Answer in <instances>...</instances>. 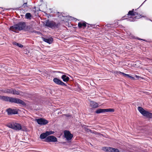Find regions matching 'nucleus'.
Listing matches in <instances>:
<instances>
[{"label":"nucleus","instance_id":"nucleus-1","mask_svg":"<svg viewBox=\"0 0 152 152\" xmlns=\"http://www.w3.org/2000/svg\"><path fill=\"white\" fill-rule=\"evenodd\" d=\"M26 26V23L20 22L11 26L10 28V30L12 31L16 32V31H21L25 30Z\"/></svg>","mask_w":152,"mask_h":152},{"label":"nucleus","instance_id":"nucleus-2","mask_svg":"<svg viewBox=\"0 0 152 152\" xmlns=\"http://www.w3.org/2000/svg\"><path fill=\"white\" fill-rule=\"evenodd\" d=\"M59 24L56 23L53 21H50L49 20H47L45 22V26L51 28L53 29L58 28Z\"/></svg>","mask_w":152,"mask_h":152},{"label":"nucleus","instance_id":"nucleus-3","mask_svg":"<svg viewBox=\"0 0 152 152\" xmlns=\"http://www.w3.org/2000/svg\"><path fill=\"white\" fill-rule=\"evenodd\" d=\"M7 126L8 127L16 131H19L20 130L23 131L21 125L17 123H12L8 124Z\"/></svg>","mask_w":152,"mask_h":152},{"label":"nucleus","instance_id":"nucleus-4","mask_svg":"<svg viewBox=\"0 0 152 152\" xmlns=\"http://www.w3.org/2000/svg\"><path fill=\"white\" fill-rule=\"evenodd\" d=\"M10 102L16 104H19L23 105H26L25 103L22 100L18 98L11 97Z\"/></svg>","mask_w":152,"mask_h":152},{"label":"nucleus","instance_id":"nucleus-5","mask_svg":"<svg viewBox=\"0 0 152 152\" xmlns=\"http://www.w3.org/2000/svg\"><path fill=\"white\" fill-rule=\"evenodd\" d=\"M134 9H133L132 10L129 11L128 12V14L124 16L122 18V20H124V19H126L127 21H133L132 19H130L129 18H126L128 17V16L129 15H131V16H135L136 15H137V12H134Z\"/></svg>","mask_w":152,"mask_h":152},{"label":"nucleus","instance_id":"nucleus-6","mask_svg":"<svg viewBox=\"0 0 152 152\" xmlns=\"http://www.w3.org/2000/svg\"><path fill=\"white\" fill-rule=\"evenodd\" d=\"M44 141L46 142H56L57 141V139L53 136H49L45 138Z\"/></svg>","mask_w":152,"mask_h":152},{"label":"nucleus","instance_id":"nucleus-7","mask_svg":"<svg viewBox=\"0 0 152 152\" xmlns=\"http://www.w3.org/2000/svg\"><path fill=\"white\" fill-rule=\"evenodd\" d=\"M102 149L107 152H119L118 149L110 147H104Z\"/></svg>","mask_w":152,"mask_h":152},{"label":"nucleus","instance_id":"nucleus-8","mask_svg":"<svg viewBox=\"0 0 152 152\" xmlns=\"http://www.w3.org/2000/svg\"><path fill=\"white\" fill-rule=\"evenodd\" d=\"M36 121L39 124L41 125H46L48 122V121L47 120L42 118L36 119Z\"/></svg>","mask_w":152,"mask_h":152},{"label":"nucleus","instance_id":"nucleus-9","mask_svg":"<svg viewBox=\"0 0 152 152\" xmlns=\"http://www.w3.org/2000/svg\"><path fill=\"white\" fill-rule=\"evenodd\" d=\"M64 133L65 137L68 140H71L73 137V135L71 134L70 132L68 131H65L64 132Z\"/></svg>","mask_w":152,"mask_h":152},{"label":"nucleus","instance_id":"nucleus-10","mask_svg":"<svg viewBox=\"0 0 152 152\" xmlns=\"http://www.w3.org/2000/svg\"><path fill=\"white\" fill-rule=\"evenodd\" d=\"M53 81L57 85H60L62 86H67V85L66 83H64L61 80L57 78H54L53 80Z\"/></svg>","mask_w":152,"mask_h":152},{"label":"nucleus","instance_id":"nucleus-11","mask_svg":"<svg viewBox=\"0 0 152 152\" xmlns=\"http://www.w3.org/2000/svg\"><path fill=\"white\" fill-rule=\"evenodd\" d=\"M8 115H11L12 114H17L18 113L17 110L16 109H12L11 108H9L7 110Z\"/></svg>","mask_w":152,"mask_h":152},{"label":"nucleus","instance_id":"nucleus-12","mask_svg":"<svg viewBox=\"0 0 152 152\" xmlns=\"http://www.w3.org/2000/svg\"><path fill=\"white\" fill-rule=\"evenodd\" d=\"M137 108L138 110L140 113L143 116H145L148 112L145 110L143 108L140 107H138Z\"/></svg>","mask_w":152,"mask_h":152},{"label":"nucleus","instance_id":"nucleus-13","mask_svg":"<svg viewBox=\"0 0 152 152\" xmlns=\"http://www.w3.org/2000/svg\"><path fill=\"white\" fill-rule=\"evenodd\" d=\"M137 108L138 110L140 113L143 116H145L148 112L145 110L143 108L140 107H138Z\"/></svg>","mask_w":152,"mask_h":152},{"label":"nucleus","instance_id":"nucleus-14","mask_svg":"<svg viewBox=\"0 0 152 152\" xmlns=\"http://www.w3.org/2000/svg\"><path fill=\"white\" fill-rule=\"evenodd\" d=\"M114 73L115 75L116 76V75H118V76L121 75V76H130L129 75L125 74V73H124L123 72H121L120 71H116L114 72Z\"/></svg>","mask_w":152,"mask_h":152},{"label":"nucleus","instance_id":"nucleus-15","mask_svg":"<svg viewBox=\"0 0 152 152\" xmlns=\"http://www.w3.org/2000/svg\"><path fill=\"white\" fill-rule=\"evenodd\" d=\"M42 38L44 41L49 44H51L53 41V39L52 37L47 38L42 37Z\"/></svg>","mask_w":152,"mask_h":152},{"label":"nucleus","instance_id":"nucleus-16","mask_svg":"<svg viewBox=\"0 0 152 152\" xmlns=\"http://www.w3.org/2000/svg\"><path fill=\"white\" fill-rule=\"evenodd\" d=\"M53 73V75H55L56 76L58 75H60L61 76H66L65 75H64V73L63 72H60L59 71H53L52 72Z\"/></svg>","mask_w":152,"mask_h":152},{"label":"nucleus","instance_id":"nucleus-17","mask_svg":"<svg viewBox=\"0 0 152 152\" xmlns=\"http://www.w3.org/2000/svg\"><path fill=\"white\" fill-rule=\"evenodd\" d=\"M11 97L7 96H0V99L3 101L10 102V98Z\"/></svg>","mask_w":152,"mask_h":152},{"label":"nucleus","instance_id":"nucleus-18","mask_svg":"<svg viewBox=\"0 0 152 152\" xmlns=\"http://www.w3.org/2000/svg\"><path fill=\"white\" fill-rule=\"evenodd\" d=\"M90 104L91 107L93 108H96L98 106V104L97 103L93 101H90Z\"/></svg>","mask_w":152,"mask_h":152},{"label":"nucleus","instance_id":"nucleus-19","mask_svg":"<svg viewBox=\"0 0 152 152\" xmlns=\"http://www.w3.org/2000/svg\"><path fill=\"white\" fill-rule=\"evenodd\" d=\"M12 88H10L9 89H6L4 90H3L2 91L4 93H6L8 94H12Z\"/></svg>","mask_w":152,"mask_h":152},{"label":"nucleus","instance_id":"nucleus-20","mask_svg":"<svg viewBox=\"0 0 152 152\" xmlns=\"http://www.w3.org/2000/svg\"><path fill=\"white\" fill-rule=\"evenodd\" d=\"M87 23L85 22H79L78 23V26L79 28H81L82 26L86 27Z\"/></svg>","mask_w":152,"mask_h":152},{"label":"nucleus","instance_id":"nucleus-21","mask_svg":"<svg viewBox=\"0 0 152 152\" xmlns=\"http://www.w3.org/2000/svg\"><path fill=\"white\" fill-rule=\"evenodd\" d=\"M48 135L46 132L41 134L40 136V138L41 139H45L46 138Z\"/></svg>","mask_w":152,"mask_h":152},{"label":"nucleus","instance_id":"nucleus-22","mask_svg":"<svg viewBox=\"0 0 152 152\" xmlns=\"http://www.w3.org/2000/svg\"><path fill=\"white\" fill-rule=\"evenodd\" d=\"M131 80H140L143 79V78L140 77H128Z\"/></svg>","mask_w":152,"mask_h":152},{"label":"nucleus","instance_id":"nucleus-23","mask_svg":"<svg viewBox=\"0 0 152 152\" xmlns=\"http://www.w3.org/2000/svg\"><path fill=\"white\" fill-rule=\"evenodd\" d=\"M12 94L14 95H19L20 92L19 91L16 90L15 89L12 88Z\"/></svg>","mask_w":152,"mask_h":152},{"label":"nucleus","instance_id":"nucleus-24","mask_svg":"<svg viewBox=\"0 0 152 152\" xmlns=\"http://www.w3.org/2000/svg\"><path fill=\"white\" fill-rule=\"evenodd\" d=\"M104 112H105L104 109H99L96 111V113L97 114Z\"/></svg>","mask_w":152,"mask_h":152},{"label":"nucleus","instance_id":"nucleus-25","mask_svg":"<svg viewBox=\"0 0 152 152\" xmlns=\"http://www.w3.org/2000/svg\"><path fill=\"white\" fill-rule=\"evenodd\" d=\"M61 78L63 81L65 82H67L69 79V77H61Z\"/></svg>","mask_w":152,"mask_h":152},{"label":"nucleus","instance_id":"nucleus-26","mask_svg":"<svg viewBox=\"0 0 152 152\" xmlns=\"http://www.w3.org/2000/svg\"><path fill=\"white\" fill-rule=\"evenodd\" d=\"M31 16V15L30 13H27L26 14L25 18L26 19H30Z\"/></svg>","mask_w":152,"mask_h":152},{"label":"nucleus","instance_id":"nucleus-27","mask_svg":"<svg viewBox=\"0 0 152 152\" xmlns=\"http://www.w3.org/2000/svg\"><path fill=\"white\" fill-rule=\"evenodd\" d=\"M13 45L18 46L20 48H22L23 47V45L18 43L16 42H14L13 43Z\"/></svg>","mask_w":152,"mask_h":152},{"label":"nucleus","instance_id":"nucleus-28","mask_svg":"<svg viewBox=\"0 0 152 152\" xmlns=\"http://www.w3.org/2000/svg\"><path fill=\"white\" fill-rule=\"evenodd\" d=\"M145 117L147 118H152V113L148 112Z\"/></svg>","mask_w":152,"mask_h":152},{"label":"nucleus","instance_id":"nucleus-29","mask_svg":"<svg viewBox=\"0 0 152 152\" xmlns=\"http://www.w3.org/2000/svg\"><path fill=\"white\" fill-rule=\"evenodd\" d=\"M105 112H113L114 111V110L113 109H104Z\"/></svg>","mask_w":152,"mask_h":152},{"label":"nucleus","instance_id":"nucleus-30","mask_svg":"<svg viewBox=\"0 0 152 152\" xmlns=\"http://www.w3.org/2000/svg\"><path fill=\"white\" fill-rule=\"evenodd\" d=\"M137 15H135V17L136 18H139L142 17H144V16H142V15H141L139 14L137 12Z\"/></svg>","mask_w":152,"mask_h":152},{"label":"nucleus","instance_id":"nucleus-31","mask_svg":"<svg viewBox=\"0 0 152 152\" xmlns=\"http://www.w3.org/2000/svg\"><path fill=\"white\" fill-rule=\"evenodd\" d=\"M46 133H47L48 136L50 135L51 134H52L54 133V132L53 131H47L46 132Z\"/></svg>","mask_w":152,"mask_h":152},{"label":"nucleus","instance_id":"nucleus-32","mask_svg":"<svg viewBox=\"0 0 152 152\" xmlns=\"http://www.w3.org/2000/svg\"><path fill=\"white\" fill-rule=\"evenodd\" d=\"M31 27L30 26H26L25 28V30L26 31H28L30 30Z\"/></svg>","mask_w":152,"mask_h":152},{"label":"nucleus","instance_id":"nucleus-33","mask_svg":"<svg viewBox=\"0 0 152 152\" xmlns=\"http://www.w3.org/2000/svg\"><path fill=\"white\" fill-rule=\"evenodd\" d=\"M132 38H134V39H137L138 40H143L144 41H146V40L145 39H140L137 37L136 38H135V37L134 36H133L132 37Z\"/></svg>","mask_w":152,"mask_h":152},{"label":"nucleus","instance_id":"nucleus-34","mask_svg":"<svg viewBox=\"0 0 152 152\" xmlns=\"http://www.w3.org/2000/svg\"><path fill=\"white\" fill-rule=\"evenodd\" d=\"M22 7H23L24 8L27 7V3H24L22 6Z\"/></svg>","mask_w":152,"mask_h":152},{"label":"nucleus","instance_id":"nucleus-35","mask_svg":"<svg viewBox=\"0 0 152 152\" xmlns=\"http://www.w3.org/2000/svg\"><path fill=\"white\" fill-rule=\"evenodd\" d=\"M65 115L67 117H69L70 116V115L69 114H65Z\"/></svg>","mask_w":152,"mask_h":152},{"label":"nucleus","instance_id":"nucleus-36","mask_svg":"<svg viewBox=\"0 0 152 152\" xmlns=\"http://www.w3.org/2000/svg\"><path fill=\"white\" fill-rule=\"evenodd\" d=\"M134 76H137V75H134Z\"/></svg>","mask_w":152,"mask_h":152}]
</instances>
